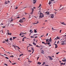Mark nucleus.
<instances>
[{"mask_svg": "<svg viewBox=\"0 0 66 66\" xmlns=\"http://www.w3.org/2000/svg\"><path fill=\"white\" fill-rule=\"evenodd\" d=\"M38 14H39L40 15L39 16V18H42V17H43L44 16V14L40 12V11H39Z\"/></svg>", "mask_w": 66, "mask_h": 66, "instance_id": "nucleus-1", "label": "nucleus"}, {"mask_svg": "<svg viewBox=\"0 0 66 66\" xmlns=\"http://www.w3.org/2000/svg\"><path fill=\"white\" fill-rule=\"evenodd\" d=\"M50 16H51V18H53L54 17V14H50L49 15Z\"/></svg>", "mask_w": 66, "mask_h": 66, "instance_id": "nucleus-2", "label": "nucleus"}, {"mask_svg": "<svg viewBox=\"0 0 66 66\" xmlns=\"http://www.w3.org/2000/svg\"><path fill=\"white\" fill-rule=\"evenodd\" d=\"M31 10H32V12L31 13V14H32L33 13V12H34V9H33L32 8L31 9Z\"/></svg>", "mask_w": 66, "mask_h": 66, "instance_id": "nucleus-3", "label": "nucleus"}, {"mask_svg": "<svg viewBox=\"0 0 66 66\" xmlns=\"http://www.w3.org/2000/svg\"><path fill=\"white\" fill-rule=\"evenodd\" d=\"M50 39H46V42H48V43H50Z\"/></svg>", "mask_w": 66, "mask_h": 66, "instance_id": "nucleus-4", "label": "nucleus"}, {"mask_svg": "<svg viewBox=\"0 0 66 66\" xmlns=\"http://www.w3.org/2000/svg\"><path fill=\"white\" fill-rule=\"evenodd\" d=\"M33 3H34V4L35 3H36V0H33Z\"/></svg>", "mask_w": 66, "mask_h": 66, "instance_id": "nucleus-5", "label": "nucleus"}, {"mask_svg": "<svg viewBox=\"0 0 66 66\" xmlns=\"http://www.w3.org/2000/svg\"><path fill=\"white\" fill-rule=\"evenodd\" d=\"M54 44L55 45V48H57V44Z\"/></svg>", "mask_w": 66, "mask_h": 66, "instance_id": "nucleus-6", "label": "nucleus"}, {"mask_svg": "<svg viewBox=\"0 0 66 66\" xmlns=\"http://www.w3.org/2000/svg\"><path fill=\"white\" fill-rule=\"evenodd\" d=\"M31 49H32V51H32V54L33 53V52H34V49H33V48L31 47Z\"/></svg>", "mask_w": 66, "mask_h": 66, "instance_id": "nucleus-7", "label": "nucleus"}, {"mask_svg": "<svg viewBox=\"0 0 66 66\" xmlns=\"http://www.w3.org/2000/svg\"><path fill=\"white\" fill-rule=\"evenodd\" d=\"M26 37H24L22 39V41L23 42L24 40V39H26Z\"/></svg>", "mask_w": 66, "mask_h": 66, "instance_id": "nucleus-8", "label": "nucleus"}, {"mask_svg": "<svg viewBox=\"0 0 66 66\" xmlns=\"http://www.w3.org/2000/svg\"><path fill=\"white\" fill-rule=\"evenodd\" d=\"M19 22H20L22 23L23 22L22 21V20L20 19V20L19 21Z\"/></svg>", "mask_w": 66, "mask_h": 66, "instance_id": "nucleus-9", "label": "nucleus"}, {"mask_svg": "<svg viewBox=\"0 0 66 66\" xmlns=\"http://www.w3.org/2000/svg\"><path fill=\"white\" fill-rule=\"evenodd\" d=\"M45 13L46 14V15H48L50 13L49 12H45Z\"/></svg>", "mask_w": 66, "mask_h": 66, "instance_id": "nucleus-10", "label": "nucleus"}, {"mask_svg": "<svg viewBox=\"0 0 66 66\" xmlns=\"http://www.w3.org/2000/svg\"><path fill=\"white\" fill-rule=\"evenodd\" d=\"M61 24H63L64 25H66V24H65V23H64V22H63L62 23L61 22Z\"/></svg>", "mask_w": 66, "mask_h": 66, "instance_id": "nucleus-11", "label": "nucleus"}, {"mask_svg": "<svg viewBox=\"0 0 66 66\" xmlns=\"http://www.w3.org/2000/svg\"><path fill=\"white\" fill-rule=\"evenodd\" d=\"M50 60H51V61H52V60H53V59L51 57H50Z\"/></svg>", "mask_w": 66, "mask_h": 66, "instance_id": "nucleus-12", "label": "nucleus"}, {"mask_svg": "<svg viewBox=\"0 0 66 66\" xmlns=\"http://www.w3.org/2000/svg\"><path fill=\"white\" fill-rule=\"evenodd\" d=\"M12 34V33L10 32H8V35H11Z\"/></svg>", "mask_w": 66, "mask_h": 66, "instance_id": "nucleus-13", "label": "nucleus"}, {"mask_svg": "<svg viewBox=\"0 0 66 66\" xmlns=\"http://www.w3.org/2000/svg\"><path fill=\"white\" fill-rule=\"evenodd\" d=\"M62 61L63 62H66V59H64V60H62Z\"/></svg>", "mask_w": 66, "mask_h": 66, "instance_id": "nucleus-14", "label": "nucleus"}, {"mask_svg": "<svg viewBox=\"0 0 66 66\" xmlns=\"http://www.w3.org/2000/svg\"><path fill=\"white\" fill-rule=\"evenodd\" d=\"M34 32L35 33H37V31H36V29L34 30Z\"/></svg>", "mask_w": 66, "mask_h": 66, "instance_id": "nucleus-15", "label": "nucleus"}, {"mask_svg": "<svg viewBox=\"0 0 66 66\" xmlns=\"http://www.w3.org/2000/svg\"><path fill=\"white\" fill-rule=\"evenodd\" d=\"M42 44H45V45H46V43H45L44 42H42Z\"/></svg>", "mask_w": 66, "mask_h": 66, "instance_id": "nucleus-16", "label": "nucleus"}, {"mask_svg": "<svg viewBox=\"0 0 66 66\" xmlns=\"http://www.w3.org/2000/svg\"><path fill=\"white\" fill-rule=\"evenodd\" d=\"M58 37L59 38H58ZM56 40H57V39H60V37L58 36L56 37Z\"/></svg>", "mask_w": 66, "mask_h": 66, "instance_id": "nucleus-17", "label": "nucleus"}, {"mask_svg": "<svg viewBox=\"0 0 66 66\" xmlns=\"http://www.w3.org/2000/svg\"><path fill=\"white\" fill-rule=\"evenodd\" d=\"M52 31H54V30H55V29H54V28H53V27L52 28Z\"/></svg>", "mask_w": 66, "mask_h": 66, "instance_id": "nucleus-18", "label": "nucleus"}, {"mask_svg": "<svg viewBox=\"0 0 66 66\" xmlns=\"http://www.w3.org/2000/svg\"><path fill=\"white\" fill-rule=\"evenodd\" d=\"M33 45H36V44L35 43H34V42L33 41Z\"/></svg>", "mask_w": 66, "mask_h": 66, "instance_id": "nucleus-19", "label": "nucleus"}, {"mask_svg": "<svg viewBox=\"0 0 66 66\" xmlns=\"http://www.w3.org/2000/svg\"><path fill=\"white\" fill-rule=\"evenodd\" d=\"M41 53H42V54H44V51H43V50H42V51Z\"/></svg>", "mask_w": 66, "mask_h": 66, "instance_id": "nucleus-20", "label": "nucleus"}, {"mask_svg": "<svg viewBox=\"0 0 66 66\" xmlns=\"http://www.w3.org/2000/svg\"><path fill=\"white\" fill-rule=\"evenodd\" d=\"M42 63H40L39 62H38L37 64H39V65H40V64H41Z\"/></svg>", "mask_w": 66, "mask_h": 66, "instance_id": "nucleus-21", "label": "nucleus"}, {"mask_svg": "<svg viewBox=\"0 0 66 66\" xmlns=\"http://www.w3.org/2000/svg\"><path fill=\"white\" fill-rule=\"evenodd\" d=\"M51 1H50V2L48 3L49 5H50V4H51Z\"/></svg>", "mask_w": 66, "mask_h": 66, "instance_id": "nucleus-22", "label": "nucleus"}, {"mask_svg": "<svg viewBox=\"0 0 66 66\" xmlns=\"http://www.w3.org/2000/svg\"><path fill=\"white\" fill-rule=\"evenodd\" d=\"M38 23H39V22H38V21L36 23H35L34 24H37Z\"/></svg>", "mask_w": 66, "mask_h": 66, "instance_id": "nucleus-23", "label": "nucleus"}, {"mask_svg": "<svg viewBox=\"0 0 66 66\" xmlns=\"http://www.w3.org/2000/svg\"><path fill=\"white\" fill-rule=\"evenodd\" d=\"M10 40H11V41L12 40H13V39H12V38H10Z\"/></svg>", "mask_w": 66, "mask_h": 66, "instance_id": "nucleus-24", "label": "nucleus"}, {"mask_svg": "<svg viewBox=\"0 0 66 66\" xmlns=\"http://www.w3.org/2000/svg\"><path fill=\"white\" fill-rule=\"evenodd\" d=\"M50 41L51 43V41H52V40L51 39V38H50Z\"/></svg>", "mask_w": 66, "mask_h": 66, "instance_id": "nucleus-25", "label": "nucleus"}, {"mask_svg": "<svg viewBox=\"0 0 66 66\" xmlns=\"http://www.w3.org/2000/svg\"><path fill=\"white\" fill-rule=\"evenodd\" d=\"M8 2L7 1V2H6L5 3V4H8Z\"/></svg>", "mask_w": 66, "mask_h": 66, "instance_id": "nucleus-26", "label": "nucleus"}, {"mask_svg": "<svg viewBox=\"0 0 66 66\" xmlns=\"http://www.w3.org/2000/svg\"><path fill=\"white\" fill-rule=\"evenodd\" d=\"M23 55V54H20V56H22V55Z\"/></svg>", "mask_w": 66, "mask_h": 66, "instance_id": "nucleus-27", "label": "nucleus"}, {"mask_svg": "<svg viewBox=\"0 0 66 66\" xmlns=\"http://www.w3.org/2000/svg\"><path fill=\"white\" fill-rule=\"evenodd\" d=\"M48 45H51V43H49L48 42Z\"/></svg>", "mask_w": 66, "mask_h": 66, "instance_id": "nucleus-28", "label": "nucleus"}, {"mask_svg": "<svg viewBox=\"0 0 66 66\" xmlns=\"http://www.w3.org/2000/svg\"><path fill=\"white\" fill-rule=\"evenodd\" d=\"M5 59H9V58L7 57H5Z\"/></svg>", "mask_w": 66, "mask_h": 66, "instance_id": "nucleus-29", "label": "nucleus"}, {"mask_svg": "<svg viewBox=\"0 0 66 66\" xmlns=\"http://www.w3.org/2000/svg\"><path fill=\"white\" fill-rule=\"evenodd\" d=\"M38 35V34H34V36H36V35Z\"/></svg>", "mask_w": 66, "mask_h": 66, "instance_id": "nucleus-30", "label": "nucleus"}, {"mask_svg": "<svg viewBox=\"0 0 66 66\" xmlns=\"http://www.w3.org/2000/svg\"><path fill=\"white\" fill-rule=\"evenodd\" d=\"M16 46V47H17L19 49H20V48H19V47L18 46Z\"/></svg>", "mask_w": 66, "mask_h": 66, "instance_id": "nucleus-31", "label": "nucleus"}, {"mask_svg": "<svg viewBox=\"0 0 66 66\" xmlns=\"http://www.w3.org/2000/svg\"><path fill=\"white\" fill-rule=\"evenodd\" d=\"M8 41H9V40L7 39V40L6 39V40H5V42H8Z\"/></svg>", "mask_w": 66, "mask_h": 66, "instance_id": "nucleus-32", "label": "nucleus"}, {"mask_svg": "<svg viewBox=\"0 0 66 66\" xmlns=\"http://www.w3.org/2000/svg\"><path fill=\"white\" fill-rule=\"evenodd\" d=\"M30 37L31 38H34V36H31Z\"/></svg>", "mask_w": 66, "mask_h": 66, "instance_id": "nucleus-33", "label": "nucleus"}, {"mask_svg": "<svg viewBox=\"0 0 66 66\" xmlns=\"http://www.w3.org/2000/svg\"><path fill=\"white\" fill-rule=\"evenodd\" d=\"M61 64L62 65H64V63H61Z\"/></svg>", "mask_w": 66, "mask_h": 66, "instance_id": "nucleus-34", "label": "nucleus"}, {"mask_svg": "<svg viewBox=\"0 0 66 66\" xmlns=\"http://www.w3.org/2000/svg\"><path fill=\"white\" fill-rule=\"evenodd\" d=\"M1 31H2V33H3V30H1Z\"/></svg>", "mask_w": 66, "mask_h": 66, "instance_id": "nucleus-35", "label": "nucleus"}, {"mask_svg": "<svg viewBox=\"0 0 66 66\" xmlns=\"http://www.w3.org/2000/svg\"><path fill=\"white\" fill-rule=\"evenodd\" d=\"M59 53H60V52H58V53H56V54H59Z\"/></svg>", "mask_w": 66, "mask_h": 66, "instance_id": "nucleus-36", "label": "nucleus"}, {"mask_svg": "<svg viewBox=\"0 0 66 66\" xmlns=\"http://www.w3.org/2000/svg\"><path fill=\"white\" fill-rule=\"evenodd\" d=\"M29 46H32V45H31V44H29Z\"/></svg>", "mask_w": 66, "mask_h": 66, "instance_id": "nucleus-37", "label": "nucleus"}, {"mask_svg": "<svg viewBox=\"0 0 66 66\" xmlns=\"http://www.w3.org/2000/svg\"><path fill=\"white\" fill-rule=\"evenodd\" d=\"M12 64V65H15V64H16V63H13V64Z\"/></svg>", "mask_w": 66, "mask_h": 66, "instance_id": "nucleus-38", "label": "nucleus"}, {"mask_svg": "<svg viewBox=\"0 0 66 66\" xmlns=\"http://www.w3.org/2000/svg\"><path fill=\"white\" fill-rule=\"evenodd\" d=\"M51 1L52 2V1H54V0H51Z\"/></svg>", "mask_w": 66, "mask_h": 66, "instance_id": "nucleus-39", "label": "nucleus"}, {"mask_svg": "<svg viewBox=\"0 0 66 66\" xmlns=\"http://www.w3.org/2000/svg\"><path fill=\"white\" fill-rule=\"evenodd\" d=\"M11 26H14V24H11Z\"/></svg>", "mask_w": 66, "mask_h": 66, "instance_id": "nucleus-40", "label": "nucleus"}, {"mask_svg": "<svg viewBox=\"0 0 66 66\" xmlns=\"http://www.w3.org/2000/svg\"><path fill=\"white\" fill-rule=\"evenodd\" d=\"M4 65H6V66H7V64H4Z\"/></svg>", "mask_w": 66, "mask_h": 66, "instance_id": "nucleus-41", "label": "nucleus"}, {"mask_svg": "<svg viewBox=\"0 0 66 66\" xmlns=\"http://www.w3.org/2000/svg\"><path fill=\"white\" fill-rule=\"evenodd\" d=\"M1 53H0V55H2V56H4V55H1Z\"/></svg>", "mask_w": 66, "mask_h": 66, "instance_id": "nucleus-42", "label": "nucleus"}, {"mask_svg": "<svg viewBox=\"0 0 66 66\" xmlns=\"http://www.w3.org/2000/svg\"><path fill=\"white\" fill-rule=\"evenodd\" d=\"M32 30H30L29 32H31L32 31Z\"/></svg>", "mask_w": 66, "mask_h": 66, "instance_id": "nucleus-43", "label": "nucleus"}, {"mask_svg": "<svg viewBox=\"0 0 66 66\" xmlns=\"http://www.w3.org/2000/svg\"><path fill=\"white\" fill-rule=\"evenodd\" d=\"M54 1H55V2H54V3H55V2H56V1H56L55 0H54Z\"/></svg>", "mask_w": 66, "mask_h": 66, "instance_id": "nucleus-44", "label": "nucleus"}, {"mask_svg": "<svg viewBox=\"0 0 66 66\" xmlns=\"http://www.w3.org/2000/svg\"><path fill=\"white\" fill-rule=\"evenodd\" d=\"M15 9H18V7H16Z\"/></svg>", "mask_w": 66, "mask_h": 66, "instance_id": "nucleus-45", "label": "nucleus"}, {"mask_svg": "<svg viewBox=\"0 0 66 66\" xmlns=\"http://www.w3.org/2000/svg\"><path fill=\"white\" fill-rule=\"evenodd\" d=\"M13 47H14L15 48V45H14L13 46Z\"/></svg>", "mask_w": 66, "mask_h": 66, "instance_id": "nucleus-46", "label": "nucleus"}, {"mask_svg": "<svg viewBox=\"0 0 66 66\" xmlns=\"http://www.w3.org/2000/svg\"><path fill=\"white\" fill-rule=\"evenodd\" d=\"M16 38V37H13V39H14Z\"/></svg>", "mask_w": 66, "mask_h": 66, "instance_id": "nucleus-47", "label": "nucleus"}, {"mask_svg": "<svg viewBox=\"0 0 66 66\" xmlns=\"http://www.w3.org/2000/svg\"><path fill=\"white\" fill-rule=\"evenodd\" d=\"M2 28H5V27L4 26V27H2Z\"/></svg>", "mask_w": 66, "mask_h": 66, "instance_id": "nucleus-48", "label": "nucleus"}, {"mask_svg": "<svg viewBox=\"0 0 66 66\" xmlns=\"http://www.w3.org/2000/svg\"><path fill=\"white\" fill-rule=\"evenodd\" d=\"M29 52H31V51L30 50L29 51H28Z\"/></svg>", "mask_w": 66, "mask_h": 66, "instance_id": "nucleus-49", "label": "nucleus"}, {"mask_svg": "<svg viewBox=\"0 0 66 66\" xmlns=\"http://www.w3.org/2000/svg\"><path fill=\"white\" fill-rule=\"evenodd\" d=\"M10 57H14V56H10Z\"/></svg>", "mask_w": 66, "mask_h": 66, "instance_id": "nucleus-50", "label": "nucleus"}, {"mask_svg": "<svg viewBox=\"0 0 66 66\" xmlns=\"http://www.w3.org/2000/svg\"><path fill=\"white\" fill-rule=\"evenodd\" d=\"M29 62H30V63H31L32 62L31 61H28Z\"/></svg>", "mask_w": 66, "mask_h": 66, "instance_id": "nucleus-51", "label": "nucleus"}, {"mask_svg": "<svg viewBox=\"0 0 66 66\" xmlns=\"http://www.w3.org/2000/svg\"><path fill=\"white\" fill-rule=\"evenodd\" d=\"M48 33L47 34L46 36H48Z\"/></svg>", "mask_w": 66, "mask_h": 66, "instance_id": "nucleus-52", "label": "nucleus"}, {"mask_svg": "<svg viewBox=\"0 0 66 66\" xmlns=\"http://www.w3.org/2000/svg\"><path fill=\"white\" fill-rule=\"evenodd\" d=\"M22 19H26V18H23Z\"/></svg>", "mask_w": 66, "mask_h": 66, "instance_id": "nucleus-53", "label": "nucleus"}, {"mask_svg": "<svg viewBox=\"0 0 66 66\" xmlns=\"http://www.w3.org/2000/svg\"><path fill=\"white\" fill-rule=\"evenodd\" d=\"M62 31V30H60V33H61V31Z\"/></svg>", "mask_w": 66, "mask_h": 66, "instance_id": "nucleus-54", "label": "nucleus"}, {"mask_svg": "<svg viewBox=\"0 0 66 66\" xmlns=\"http://www.w3.org/2000/svg\"><path fill=\"white\" fill-rule=\"evenodd\" d=\"M39 10H40V11H41V10H42L40 8H39Z\"/></svg>", "mask_w": 66, "mask_h": 66, "instance_id": "nucleus-55", "label": "nucleus"}, {"mask_svg": "<svg viewBox=\"0 0 66 66\" xmlns=\"http://www.w3.org/2000/svg\"><path fill=\"white\" fill-rule=\"evenodd\" d=\"M11 21H13V19H11V20L10 22Z\"/></svg>", "mask_w": 66, "mask_h": 66, "instance_id": "nucleus-56", "label": "nucleus"}, {"mask_svg": "<svg viewBox=\"0 0 66 66\" xmlns=\"http://www.w3.org/2000/svg\"><path fill=\"white\" fill-rule=\"evenodd\" d=\"M41 5H42L40 4L39 5V7H40V6H41Z\"/></svg>", "mask_w": 66, "mask_h": 66, "instance_id": "nucleus-57", "label": "nucleus"}, {"mask_svg": "<svg viewBox=\"0 0 66 66\" xmlns=\"http://www.w3.org/2000/svg\"><path fill=\"white\" fill-rule=\"evenodd\" d=\"M21 33H20V34L19 35L20 36H21Z\"/></svg>", "mask_w": 66, "mask_h": 66, "instance_id": "nucleus-58", "label": "nucleus"}, {"mask_svg": "<svg viewBox=\"0 0 66 66\" xmlns=\"http://www.w3.org/2000/svg\"><path fill=\"white\" fill-rule=\"evenodd\" d=\"M43 63L44 64H46V62H43Z\"/></svg>", "mask_w": 66, "mask_h": 66, "instance_id": "nucleus-59", "label": "nucleus"}, {"mask_svg": "<svg viewBox=\"0 0 66 66\" xmlns=\"http://www.w3.org/2000/svg\"><path fill=\"white\" fill-rule=\"evenodd\" d=\"M39 57H37V60H38V59H39Z\"/></svg>", "mask_w": 66, "mask_h": 66, "instance_id": "nucleus-60", "label": "nucleus"}, {"mask_svg": "<svg viewBox=\"0 0 66 66\" xmlns=\"http://www.w3.org/2000/svg\"><path fill=\"white\" fill-rule=\"evenodd\" d=\"M56 12H54V13H55V14H56Z\"/></svg>", "mask_w": 66, "mask_h": 66, "instance_id": "nucleus-61", "label": "nucleus"}, {"mask_svg": "<svg viewBox=\"0 0 66 66\" xmlns=\"http://www.w3.org/2000/svg\"><path fill=\"white\" fill-rule=\"evenodd\" d=\"M64 43H61V45H64Z\"/></svg>", "mask_w": 66, "mask_h": 66, "instance_id": "nucleus-62", "label": "nucleus"}, {"mask_svg": "<svg viewBox=\"0 0 66 66\" xmlns=\"http://www.w3.org/2000/svg\"><path fill=\"white\" fill-rule=\"evenodd\" d=\"M21 33V35H22V34H23V32H21V33Z\"/></svg>", "mask_w": 66, "mask_h": 66, "instance_id": "nucleus-63", "label": "nucleus"}, {"mask_svg": "<svg viewBox=\"0 0 66 66\" xmlns=\"http://www.w3.org/2000/svg\"><path fill=\"white\" fill-rule=\"evenodd\" d=\"M45 66H49L48 65H45Z\"/></svg>", "mask_w": 66, "mask_h": 66, "instance_id": "nucleus-64", "label": "nucleus"}]
</instances>
